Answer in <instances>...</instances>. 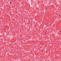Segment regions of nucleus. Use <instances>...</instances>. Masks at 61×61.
<instances>
[{"label":"nucleus","mask_w":61,"mask_h":61,"mask_svg":"<svg viewBox=\"0 0 61 61\" xmlns=\"http://www.w3.org/2000/svg\"><path fill=\"white\" fill-rule=\"evenodd\" d=\"M11 3H12V2H10V4H11Z\"/></svg>","instance_id":"obj_1"},{"label":"nucleus","mask_w":61,"mask_h":61,"mask_svg":"<svg viewBox=\"0 0 61 61\" xmlns=\"http://www.w3.org/2000/svg\"><path fill=\"white\" fill-rule=\"evenodd\" d=\"M59 16H60V15H59Z\"/></svg>","instance_id":"obj_2"}]
</instances>
